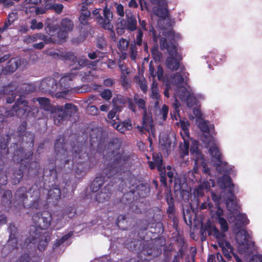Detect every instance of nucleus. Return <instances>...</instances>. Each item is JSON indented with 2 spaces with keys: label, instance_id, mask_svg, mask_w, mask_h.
<instances>
[{
  "label": "nucleus",
  "instance_id": "nucleus-33",
  "mask_svg": "<svg viewBox=\"0 0 262 262\" xmlns=\"http://www.w3.org/2000/svg\"><path fill=\"white\" fill-rule=\"evenodd\" d=\"M55 39L54 41L58 44H61L67 40L68 38V33L67 31L60 28L58 29V27L55 25Z\"/></svg>",
  "mask_w": 262,
  "mask_h": 262
},
{
  "label": "nucleus",
  "instance_id": "nucleus-38",
  "mask_svg": "<svg viewBox=\"0 0 262 262\" xmlns=\"http://www.w3.org/2000/svg\"><path fill=\"white\" fill-rule=\"evenodd\" d=\"M219 184L221 189H224L230 187H233L231 177L228 175H224L219 180Z\"/></svg>",
  "mask_w": 262,
  "mask_h": 262
},
{
  "label": "nucleus",
  "instance_id": "nucleus-23",
  "mask_svg": "<svg viewBox=\"0 0 262 262\" xmlns=\"http://www.w3.org/2000/svg\"><path fill=\"white\" fill-rule=\"evenodd\" d=\"M209 151L213 159L214 162L213 165L216 168L220 167L222 165L226 166L227 163L223 162L222 160V153L219 148L215 146H212L210 147Z\"/></svg>",
  "mask_w": 262,
  "mask_h": 262
},
{
  "label": "nucleus",
  "instance_id": "nucleus-10",
  "mask_svg": "<svg viewBox=\"0 0 262 262\" xmlns=\"http://www.w3.org/2000/svg\"><path fill=\"white\" fill-rule=\"evenodd\" d=\"M28 101L25 100V97L20 96L13 105L10 110L11 116H16L18 118H22L25 114L29 111Z\"/></svg>",
  "mask_w": 262,
  "mask_h": 262
},
{
  "label": "nucleus",
  "instance_id": "nucleus-7",
  "mask_svg": "<svg viewBox=\"0 0 262 262\" xmlns=\"http://www.w3.org/2000/svg\"><path fill=\"white\" fill-rule=\"evenodd\" d=\"M147 163L150 169L156 168L159 172L160 181L161 184L167 187L166 176V166L163 161V156L161 152H154L152 156V161H148Z\"/></svg>",
  "mask_w": 262,
  "mask_h": 262
},
{
  "label": "nucleus",
  "instance_id": "nucleus-20",
  "mask_svg": "<svg viewBox=\"0 0 262 262\" xmlns=\"http://www.w3.org/2000/svg\"><path fill=\"white\" fill-rule=\"evenodd\" d=\"M90 141L92 143L96 142H98V148L100 149L102 143L105 141L107 138V135L102 129L98 128L91 129L90 135Z\"/></svg>",
  "mask_w": 262,
  "mask_h": 262
},
{
  "label": "nucleus",
  "instance_id": "nucleus-1",
  "mask_svg": "<svg viewBox=\"0 0 262 262\" xmlns=\"http://www.w3.org/2000/svg\"><path fill=\"white\" fill-rule=\"evenodd\" d=\"M121 143L118 138L112 139L103 150L105 156L113 160L108 163L106 167L97 175L92 182L90 190L96 192L103 186L104 183L119 173L125 171L129 167L130 156L124 150H120Z\"/></svg>",
  "mask_w": 262,
  "mask_h": 262
},
{
  "label": "nucleus",
  "instance_id": "nucleus-24",
  "mask_svg": "<svg viewBox=\"0 0 262 262\" xmlns=\"http://www.w3.org/2000/svg\"><path fill=\"white\" fill-rule=\"evenodd\" d=\"M175 40L171 38L168 42L165 37H162L160 39V47L161 50H167L169 55L176 54L177 46L174 43Z\"/></svg>",
  "mask_w": 262,
  "mask_h": 262
},
{
  "label": "nucleus",
  "instance_id": "nucleus-60",
  "mask_svg": "<svg viewBox=\"0 0 262 262\" xmlns=\"http://www.w3.org/2000/svg\"><path fill=\"white\" fill-rule=\"evenodd\" d=\"M21 92L24 94H29L35 91V87L32 84H24L20 88Z\"/></svg>",
  "mask_w": 262,
  "mask_h": 262
},
{
  "label": "nucleus",
  "instance_id": "nucleus-16",
  "mask_svg": "<svg viewBox=\"0 0 262 262\" xmlns=\"http://www.w3.org/2000/svg\"><path fill=\"white\" fill-rule=\"evenodd\" d=\"M28 193L32 194L31 197L34 199L29 204V207L31 209H39L40 208L41 200L40 198V189L36 184H33L28 189Z\"/></svg>",
  "mask_w": 262,
  "mask_h": 262
},
{
  "label": "nucleus",
  "instance_id": "nucleus-13",
  "mask_svg": "<svg viewBox=\"0 0 262 262\" xmlns=\"http://www.w3.org/2000/svg\"><path fill=\"white\" fill-rule=\"evenodd\" d=\"M161 252V249L157 247L154 243L150 242L144 245L143 250L139 255L141 257L145 256L144 260H149L158 256Z\"/></svg>",
  "mask_w": 262,
  "mask_h": 262
},
{
  "label": "nucleus",
  "instance_id": "nucleus-58",
  "mask_svg": "<svg viewBox=\"0 0 262 262\" xmlns=\"http://www.w3.org/2000/svg\"><path fill=\"white\" fill-rule=\"evenodd\" d=\"M172 82L175 85L181 84L184 82V78L179 72L174 73L172 77Z\"/></svg>",
  "mask_w": 262,
  "mask_h": 262
},
{
  "label": "nucleus",
  "instance_id": "nucleus-57",
  "mask_svg": "<svg viewBox=\"0 0 262 262\" xmlns=\"http://www.w3.org/2000/svg\"><path fill=\"white\" fill-rule=\"evenodd\" d=\"M47 6H49V10H53L57 14H60L63 9V6L61 4H53L52 3L51 5L48 4Z\"/></svg>",
  "mask_w": 262,
  "mask_h": 262
},
{
  "label": "nucleus",
  "instance_id": "nucleus-34",
  "mask_svg": "<svg viewBox=\"0 0 262 262\" xmlns=\"http://www.w3.org/2000/svg\"><path fill=\"white\" fill-rule=\"evenodd\" d=\"M91 12L87 9H85L84 6H82L80 15L79 17V20L81 25L80 27L82 28L83 26H86L88 28H90V25L88 21L91 17Z\"/></svg>",
  "mask_w": 262,
  "mask_h": 262
},
{
  "label": "nucleus",
  "instance_id": "nucleus-37",
  "mask_svg": "<svg viewBox=\"0 0 262 262\" xmlns=\"http://www.w3.org/2000/svg\"><path fill=\"white\" fill-rule=\"evenodd\" d=\"M162 226V224L160 223H152L151 224H146L145 226H143L141 227V230L142 231H144L149 229V232L154 234H158V233L160 232Z\"/></svg>",
  "mask_w": 262,
  "mask_h": 262
},
{
  "label": "nucleus",
  "instance_id": "nucleus-44",
  "mask_svg": "<svg viewBox=\"0 0 262 262\" xmlns=\"http://www.w3.org/2000/svg\"><path fill=\"white\" fill-rule=\"evenodd\" d=\"M18 63L15 58H11L5 67V71L9 73L14 72L18 68Z\"/></svg>",
  "mask_w": 262,
  "mask_h": 262
},
{
  "label": "nucleus",
  "instance_id": "nucleus-11",
  "mask_svg": "<svg viewBox=\"0 0 262 262\" xmlns=\"http://www.w3.org/2000/svg\"><path fill=\"white\" fill-rule=\"evenodd\" d=\"M39 89L44 93H49L56 95L58 91V83L54 78L47 77L41 81Z\"/></svg>",
  "mask_w": 262,
  "mask_h": 262
},
{
  "label": "nucleus",
  "instance_id": "nucleus-55",
  "mask_svg": "<svg viewBox=\"0 0 262 262\" xmlns=\"http://www.w3.org/2000/svg\"><path fill=\"white\" fill-rule=\"evenodd\" d=\"M218 223L220 225V229L221 231L220 233H225L228 231L229 226L226 220L224 218H220L217 220Z\"/></svg>",
  "mask_w": 262,
  "mask_h": 262
},
{
  "label": "nucleus",
  "instance_id": "nucleus-6",
  "mask_svg": "<svg viewBox=\"0 0 262 262\" xmlns=\"http://www.w3.org/2000/svg\"><path fill=\"white\" fill-rule=\"evenodd\" d=\"M125 184L128 188V192L136 194L140 198H145L150 193L149 185L147 183H141L133 176L126 179Z\"/></svg>",
  "mask_w": 262,
  "mask_h": 262
},
{
  "label": "nucleus",
  "instance_id": "nucleus-47",
  "mask_svg": "<svg viewBox=\"0 0 262 262\" xmlns=\"http://www.w3.org/2000/svg\"><path fill=\"white\" fill-rule=\"evenodd\" d=\"M248 222L249 221L245 215L240 214L237 215V219L235 223V226L237 229H239L242 227L248 224Z\"/></svg>",
  "mask_w": 262,
  "mask_h": 262
},
{
  "label": "nucleus",
  "instance_id": "nucleus-19",
  "mask_svg": "<svg viewBox=\"0 0 262 262\" xmlns=\"http://www.w3.org/2000/svg\"><path fill=\"white\" fill-rule=\"evenodd\" d=\"M154 5H157L158 7L155 10L156 15L163 19H166L168 17L167 3L165 0H150Z\"/></svg>",
  "mask_w": 262,
  "mask_h": 262
},
{
  "label": "nucleus",
  "instance_id": "nucleus-63",
  "mask_svg": "<svg viewBox=\"0 0 262 262\" xmlns=\"http://www.w3.org/2000/svg\"><path fill=\"white\" fill-rule=\"evenodd\" d=\"M48 7L47 5H41L40 7L36 6L35 14L38 15L46 13L47 10H49Z\"/></svg>",
  "mask_w": 262,
  "mask_h": 262
},
{
  "label": "nucleus",
  "instance_id": "nucleus-45",
  "mask_svg": "<svg viewBox=\"0 0 262 262\" xmlns=\"http://www.w3.org/2000/svg\"><path fill=\"white\" fill-rule=\"evenodd\" d=\"M150 97L152 99H155V104L157 105L159 103L160 100V95L159 93V89L158 88V84L156 82L153 81L151 88V95Z\"/></svg>",
  "mask_w": 262,
  "mask_h": 262
},
{
  "label": "nucleus",
  "instance_id": "nucleus-50",
  "mask_svg": "<svg viewBox=\"0 0 262 262\" xmlns=\"http://www.w3.org/2000/svg\"><path fill=\"white\" fill-rule=\"evenodd\" d=\"M40 164L38 161H34L31 162L28 166V171H33L35 174H37L40 170Z\"/></svg>",
  "mask_w": 262,
  "mask_h": 262
},
{
  "label": "nucleus",
  "instance_id": "nucleus-12",
  "mask_svg": "<svg viewBox=\"0 0 262 262\" xmlns=\"http://www.w3.org/2000/svg\"><path fill=\"white\" fill-rule=\"evenodd\" d=\"M39 234L38 237L29 234L25 242L28 245L30 244H37L38 249L40 251H43L47 248L51 238L50 236L42 235L41 232H39Z\"/></svg>",
  "mask_w": 262,
  "mask_h": 262
},
{
  "label": "nucleus",
  "instance_id": "nucleus-18",
  "mask_svg": "<svg viewBox=\"0 0 262 262\" xmlns=\"http://www.w3.org/2000/svg\"><path fill=\"white\" fill-rule=\"evenodd\" d=\"M236 240L239 245L244 246L243 248H241L239 250L242 253L246 252L250 248V244L249 239L250 238L249 234L245 229H241L236 235Z\"/></svg>",
  "mask_w": 262,
  "mask_h": 262
},
{
  "label": "nucleus",
  "instance_id": "nucleus-3",
  "mask_svg": "<svg viewBox=\"0 0 262 262\" xmlns=\"http://www.w3.org/2000/svg\"><path fill=\"white\" fill-rule=\"evenodd\" d=\"M35 100L38 102L41 109L51 112L54 123L58 126L64 121L69 120L78 111L77 107L73 103H66L64 106H53L48 98L40 97L35 98Z\"/></svg>",
  "mask_w": 262,
  "mask_h": 262
},
{
  "label": "nucleus",
  "instance_id": "nucleus-53",
  "mask_svg": "<svg viewBox=\"0 0 262 262\" xmlns=\"http://www.w3.org/2000/svg\"><path fill=\"white\" fill-rule=\"evenodd\" d=\"M184 244V242L183 243L182 246L179 248L177 253L173 256V259L171 262H180L179 258L183 257L185 254Z\"/></svg>",
  "mask_w": 262,
  "mask_h": 262
},
{
  "label": "nucleus",
  "instance_id": "nucleus-35",
  "mask_svg": "<svg viewBox=\"0 0 262 262\" xmlns=\"http://www.w3.org/2000/svg\"><path fill=\"white\" fill-rule=\"evenodd\" d=\"M28 192V190L26 187L21 186L19 187L16 191L15 196L17 201L21 202L22 205L24 208H26L25 206V201L27 200L28 196L27 193Z\"/></svg>",
  "mask_w": 262,
  "mask_h": 262
},
{
  "label": "nucleus",
  "instance_id": "nucleus-36",
  "mask_svg": "<svg viewBox=\"0 0 262 262\" xmlns=\"http://www.w3.org/2000/svg\"><path fill=\"white\" fill-rule=\"evenodd\" d=\"M117 101L120 104L124 105L126 103L128 104V108L134 113L137 112L136 106L133 101V99L130 97H124L120 95L117 97Z\"/></svg>",
  "mask_w": 262,
  "mask_h": 262
},
{
  "label": "nucleus",
  "instance_id": "nucleus-40",
  "mask_svg": "<svg viewBox=\"0 0 262 262\" xmlns=\"http://www.w3.org/2000/svg\"><path fill=\"white\" fill-rule=\"evenodd\" d=\"M12 193L11 190H6L3 195L2 198V204L5 207H10L12 202Z\"/></svg>",
  "mask_w": 262,
  "mask_h": 262
},
{
  "label": "nucleus",
  "instance_id": "nucleus-17",
  "mask_svg": "<svg viewBox=\"0 0 262 262\" xmlns=\"http://www.w3.org/2000/svg\"><path fill=\"white\" fill-rule=\"evenodd\" d=\"M139 130L143 134H145L144 131H146L149 134H151L154 138L156 137L155 127L153 124V120L151 115L147 114L146 112L145 114L143 113L142 116V126L140 127Z\"/></svg>",
  "mask_w": 262,
  "mask_h": 262
},
{
  "label": "nucleus",
  "instance_id": "nucleus-48",
  "mask_svg": "<svg viewBox=\"0 0 262 262\" xmlns=\"http://www.w3.org/2000/svg\"><path fill=\"white\" fill-rule=\"evenodd\" d=\"M129 46V41L124 38H121L118 43V48L121 53L127 51Z\"/></svg>",
  "mask_w": 262,
  "mask_h": 262
},
{
  "label": "nucleus",
  "instance_id": "nucleus-51",
  "mask_svg": "<svg viewBox=\"0 0 262 262\" xmlns=\"http://www.w3.org/2000/svg\"><path fill=\"white\" fill-rule=\"evenodd\" d=\"M97 61H92L87 59H80L78 61V64L80 67L87 66L89 68L94 67L96 66Z\"/></svg>",
  "mask_w": 262,
  "mask_h": 262
},
{
  "label": "nucleus",
  "instance_id": "nucleus-56",
  "mask_svg": "<svg viewBox=\"0 0 262 262\" xmlns=\"http://www.w3.org/2000/svg\"><path fill=\"white\" fill-rule=\"evenodd\" d=\"M138 45L134 42H132L129 47L130 58L132 60H135L138 54Z\"/></svg>",
  "mask_w": 262,
  "mask_h": 262
},
{
  "label": "nucleus",
  "instance_id": "nucleus-42",
  "mask_svg": "<svg viewBox=\"0 0 262 262\" xmlns=\"http://www.w3.org/2000/svg\"><path fill=\"white\" fill-rule=\"evenodd\" d=\"M133 101L134 103H135V104L138 106L139 109L143 110V113H145L146 112H147L145 100L140 98L138 94H135L134 96Z\"/></svg>",
  "mask_w": 262,
  "mask_h": 262
},
{
  "label": "nucleus",
  "instance_id": "nucleus-62",
  "mask_svg": "<svg viewBox=\"0 0 262 262\" xmlns=\"http://www.w3.org/2000/svg\"><path fill=\"white\" fill-rule=\"evenodd\" d=\"M186 102L187 106L188 107H191L196 103V99L195 97L189 94L186 97Z\"/></svg>",
  "mask_w": 262,
  "mask_h": 262
},
{
  "label": "nucleus",
  "instance_id": "nucleus-28",
  "mask_svg": "<svg viewBox=\"0 0 262 262\" xmlns=\"http://www.w3.org/2000/svg\"><path fill=\"white\" fill-rule=\"evenodd\" d=\"M103 15L101 20V27L103 29H108L112 27V20L113 18V13L106 6L103 9Z\"/></svg>",
  "mask_w": 262,
  "mask_h": 262
},
{
  "label": "nucleus",
  "instance_id": "nucleus-14",
  "mask_svg": "<svg viewBox=\"0 0 262 262\" xmlns=\"http://www.w3.org/2000/svg\"><path fill=\"white\" fill-rule=\"evenodd\" d=\"M73 77L74 75L70 74L64 75L60 79L59 83H58V91L56 94L57 98L63 97L68 94L70 89V82Z\"/></svg>",
  "mask_w": 262,
  "mask_h": 262
},
{
  "label": "nucleus",
  "instance_id": "nucleus-2",
  "mask_svg": "<svg viewBox=\"0 0 262 262\" xmlns=\"http://www.w3.org/2000/svg\"><path fill=\"white\" fill-rule=\"evenodd\" d=\"M64 139L63 136H59L56 139L54 148L56 159L59 160L60 166L65 170L70 168V165L74 166V171L78 176V178H82L87 173L90 166L88 163V154L83 151L82 148L74 147L72 150V160L68 154V150L65 147Z\"/></svg>",
  "mask_w": 262,
  "mask_h": 262
},
{
  "label": "nucleus",
  "instance_id": "nucleus-59",
  "mask_svg": "<svg viewBox=\"0 0 262 262\" xmlns=\"http://www.w3.org/2000/svg\"><path fill=\"white\" fill-rule=\"evenodd\" d=\"M43 27V24L42 22H37L35 18L32 19L30 22V29L32 30H40Z\"/></svg>",
  "mask_w": 262,
  "mask_h": 262
},
{
  "label": "nucleus",
  "instance_id": "nucleus-26",
  "mask_svg": "<svg viewBox=\"0 0 262 262\" xmlns=\"http://www.w3.org/2000/svg\"><path fill=\"white\" fill-rule=\"evenodd\" d=\"M228 195L226 200V205L228 210L231 213H234L237 210V204L236 202V196L231 189L228 191Z\"/></svg>",
  "mask_w": 262,
  "mask_h": 262
},
{
  "label": "nucleus",
  "instance_id": "nucleus-4",
  "mask_svg": "<svg viewBox=\"0 0 262 262\" xmlns=\"http://www.w3.org/2000/svg\"><path fill=\"white\" fill-rule=\"evenodd\" d=\"M33 157L31 151L24 152L21 149L14 151L12 160L15 163L20 164L18 167H15L8 173V176L12 184L16 185L20 183L24 176L28 164Z\"/></svg>",
  "mask_w": 262,
  "mask_h": 262
},
{
  "label": "nucleus",
  "instance_id": "nucleus-64",
  "mask_svg": "<svg viewBox=\"0 0 262 262\" xmlns=\"http://www.w3.org/2000/svg\"><path fill=\"white\" fill-rule=\"evenodd\" d=\"M86 112L91 115L95 116L99 114V111L95 105H88L86 107Z\"/></svg>",
  "mask_w": 262,
  "mask_h": 262
},
{
  "label": "nucleus",
  "instance_id": "nucleus-52",
  "mask_svg": "<svg viewBox=\"0 0 262 262\" xmlns=\"http://www.w3.org/2000/svg\"><path fill=\"white\" fill-rule=\"evenodd\" d=\"M151 54L155 60H159L161 58L162 53L159 51L157 44L154 45L151 49Z\"/></svg>",
  "mask_w": 262,
  "mask_h": 262
},
{
  "label": "nucleus",
  "instance_id": "nucleus-49",
  "mask_svg": "<svg viewBox=\"0 0 262 262\" xmlns=\"http://www.w3.org/2000/svg\"><path fill=\"white\" fill-rule=\"evenodd\" d=\"M137 30L136 35L133 42L135 43L138 46H141L144 41L143 40V32L141 28H138Z\"/></svg>",
  "mask_w": 262,
  "mask_h": 262
},
{
  "label": "nucleus",
  "instance_id": "nucleus-31",
  "mask_svg": "<svg viewBox=\"0 0 262 262\" xmlns=\"http://www.w3.org/2000/svg\"><path fill=\"white\" fill-rule=\"evenodd\" d=\"M46 32L49 36L46 35L43 39L44 43H56L54 41L55 27L53 23H48L45 27Z\"/></svg>",
  "mask_w": 262,
  "mask_h": 262
},
{
  "label": "nucleus",
  "instance_id": "nucleus-43",
  "mask_svg": "<svg viewBox=\"0 0 262 262\" xmlns=\"http://www.w3.org/2000/svg\"><path fill=\"white\" fill-rule=\"evenodd\" d=\"M117 226L121 230H125L128 227V221H127L126 217L125 215H119L116 221Z\"/></svg>",
  "mask_w": 262,
  "mask_h": 262
},
{
  "label": "nucleus",
  "instance_id": "nucleus-46",
  "mask_svg": "<svg viewBox=\"0 0 262 262\" xmlns=\"http://www.w3.org/2000/svg\"><path fill=\"white\" fill-rule=\"evenodd\" d=\"M9 237H18L19 230L14 223H10L7 229Z\"/></svg>",
  "mask_w": 262,
  "mask_h": 262
},
{
  "label": "nucleus",
  "instance_id": "nucleus-8",
  "mask_svg": "<svg viewBox=\"0 0 262 262\" xmlns=\"http://www.w3.org/2000/svg\"><path fill=\"white\" fill-rule=\"evenodd\" d=\"M201 240H205L207 232L208 235H213L219 241L223 242L225 237V234L220 233L219 230L212 224L210 220H208L205 225H202L200 228Z\"/></svg>",
  "mask_w": 262,
  "mask_h": 262
},
{
  "label": "nucleus",
  "instance_id": "nucleus-9",
  "mask_svg": "<svg viewBox=\"0 0 262 262\" xmlns=\"http://www.w3.org/2000/svg\"><path fill=\"white\" fill-rule=\"evenodd\" d=\"M18 140L20 142V146L18 147V144L15 143L16 146L15 150L21 149L24 152L31 151L33 154L35 141V135L31 132H26L24 135L20 134L18 137Z\"/></svg>",
  "mask_w": 262,
  "mask_h": 262
},
{
  "label": "nucleus",
  "instance_id": "nucleus-32",
  "mask_svg": "<svg viewBox=\"0 0 262 262\" xmlns=\"http://www.w3.org/2000/svg\"><path fill=\"white\" fill-rule=\"evenodd\" d=\"M166 201L168 205V208L166 209V213L169 217L173 216L175 213V207L174 199L171 192L167 193L165 195Z\"/></svg>",
  "mask_w": 262,
  "mask_h": 262
},
{
  "label": "nucleus",
  "instance_id": "nucleus-30",
  "mask_svg": "<svg viewBox=\"0 0 262 262\" xmlns=\"http://www.w3.org/2000/svg\"><path fill=\"white\" fill-rule=\"evenodd\" d=\"M128 10H126L125 20L126 23L127 30L129 32H133L138 29L137 27V21L136 16L131 12L128 13Z\"/></svg>",
  "mask_w": 262,
  "mask_h": 262
},
{
  "label": "nucleus",
  "instance_id": "nucleus-27",
  "mask_svg": "<svg viewBox=\"0 0 262 262\" xmlns=\"http://www.w3.org/2000/svg\"><path fill=\"white\" fill-rule=\"evenodd\" d=\"M61 190L59 185H52L48 191L47 199L50 202L53 204H56L57 201L60 199Z\"/></svg>",
  "mask_w": 262,
  "mask_h": 262
},
{
  "label": "nucleus",
  "instance_id": "nucleus-15",
  "mask_svg": "<svg viewBox=\"0 0 262 262\" xmlns=\"http://www.w3.org/2000/svg\"><path fill=\"white\" fill-rule=\"evenodd\" d=\"M10 139L11 137L8 134L0 137V172L2 171L5 167L3 160L7 158L9 154L8 145Z\"/></svg>",
  "mask_w": 262,
  "mask_h": 262
},
{
  "label": "nucleus",
  "instance_id": "nucleus-39",
  "mask_svg": "<svg viewBox=\"0 0 262 262\" xmlns=\"http://www.w3.org/2000/svg\"><path fill=\"white\" fill-rule=\"evenodd\" d=\"M116 30L118 34L121 35L123 34L127 30L126 20L123 18H119L116 24Z\"/></svg>",
  "mask_w": 262,
  "mask_h": 262
},
{
  "label": "nucleus",
  "instance_id": "nucleus-25",
  "mask_svg": "<svg viewBox=\"0 0 262 262\" xmlns=\"http://www.w3.org/2000/svg\"><path fill=\"white\" fill-rule=\"evenodd\" d=\"M43 177L49 181L55 182L57 180L58 176L56 169L55 164L54 163L46 165L43 170Z\"/></svg>",
  "mask_w": 262,
  "mask_h": 262
},
{
  "label": "nucleus",
  "instance_id": "nucleus-61",
  "mask_svg": "<svg viewBox=\"0 0 262 262\" xmlns=\"http://www.w3.org/2000/svg\"><path fill=\"white\" fill-rule=\"evenodd\" d=\"M100 95L102 99L108 101L112 97V92L109 89H104L101 92Z\"/></svg>",
  "mask_w": 262,
  "mask_h": 262
},
{
  "label": "nucleus",
  "instance_id": "nucleus-54",
  "mask_svg": "<svg viewBox=\"0 0 262 262\" xmlns=\"http://www.w3.org/2000/svg\"><path fill=\"white\" fill-rule=\"evenodd\" d=\"M198 127L200 129V130L205 133H209L210 132V129L208 126V123L207 121L204 120L203 119H201L198 123Z\"/></svg>",
  "mask_w": 262,
  "mask_h": 262
},
{
  "label": "nucleus",
  "instance_id": "nucleus-41",
  "mask_svg": "<svg viewBox=\"0 0 262 262\" xmlns=\"http://www.w3.org/2000/svg\"><path fill=\"white\" fill-rule=\"evenodd\" d=\"M74 28L73 21L68 18H63L60 22V28L67 32H71Z\"/></svg>",
  "mask_w": 262,
  "mask_h": 262
},
{
  "label": "nucleus",
  "instance_id": "nucleus-29",
  "mask_svg": "<svg viewBox=\"0 0 262 262\" xmlns=\"http://www.w3.org/2000/svg\"><path fill=\"white\" fill-rule=\"evenodd\" d=\"M111 194V186L110 185H106L100 192L96 195L95 200L98 202L103 203L110 200Z\"/></svg>",
  "mask_w": 262,
  "mask_h": 262
},
{
  "label": "nucleus",
  "instance_id": "nucleus-5",
  "mask_svg": "<svg viewBox=\"0 0 262 262\" xmlns=\"http://www.w3.org/2000/svg\"><path fill=\"white\" fill-rule=\"evenodd\" d=\"M52 219V215L49 211L44 210L34 214L32 216L34 225L30 226L29 234L38 237L40 230L48 229Z\"/></svg>",
  "mask_w": 262,
  "mask_h": 262
},
{
  "label": "nucleus",
  "instance_id": "nucleus-21",
  "mask_svg": "<svg viewBox=\"0 0 262 262\" xmlns=\"http://www.w3.org/2000/svg\"><path fill=\"white\" fill-rule=\"evenodd\" d=\"M182 56L178 53L177 50L176 54L169 55L166 59V64L169 69L172 71H177L180 67V62L182 60Z\"/></svg>",
  "mask_w": 262,
  "mask_h": 262
},
{
  "label": "nucleus",
  "instance_id": "nucleus-22",
  "mask_svg": "<svg viewBox=\"0 0 262 262\" xmlns=\"http://www.w3.org/2000/svg\"><path fill=\"white\" fill-rule=\"evenodd\" d=\"M19 248L18 237H9L6 244L2 249V254L6 256L9 253Z\"/></svg>",
  "mask_w": 262,
  "mask_h": 262
}]
</instances>
